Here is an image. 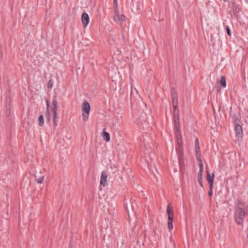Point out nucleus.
Listing matches in <instances>:
<instances>
[{
  "mask_svg": "<svg viewBox=\"0 0 248 248\" xmlns=\"http://www.w3.org/2000/svg\"><path fill=\"white\" fill-rule=\"evenodd\" d=\"M103 139L106 141L108 142L110 140V135L108 132L103 131L102 134Z\"/></svg>",
  "mask_w": 248,
  "mask_h": 248,
  "instance_id": "nucleus-16",
  "label": "nucleus"
},
{
  "mask_svg": "<svg viewBox=\"0 0 248 248\" xmlns=\"http://www.w3.org/2000/svg\"><path fill=\"white\" fill-rule=\"evenodd\" d=\"M213 189H210L209 192L208 193V195L209 196H211L213 195Z\"/></svg>",
  "mask_w": 248,
  "mask_h": 248,
  "instance_id": "nucleus-29",
  "label": "nucleus"
},
{
  "mask_svg": "<svg viewBox=\"0 0 248 248\" xmlns=\"http://www.w3.org/2000/svg\"><path fill=\"white\" fill-rule=\"evenodd\" d=\"M173 120L175 131H179V129H180L179 115L173 116Z\"/></svg>",
  "mask_w": 248,
  "mask_h": 248,
  "instance_id": "nucleus-11",
  "label": "nucleus"
},
{
  "mask_svg": "<svg viewBox=\"0 0 248 248\" xmlns=\"http://www.w3.org/2000/svg\"><path fill=\"white\" fill-rule=\"evenodd\" d=\"M39 121V125L40 126H42L44 124V117L43 115L40 116L38 119Z\"/></svg>",
  "mask_w": 248,
  "mask_h": 248,
  "instance_id": "nucleus-20",
  "label": "nucleus"
},
{
  "mask_svg": "<svg viewBox=\"0 0 248 248\" xmlns=\"http://www.w3.org/2000/svg\"><path fill=\"white\" fill-rule=\"evenodd\" d=\"M175 135L178 147L182 146L183 142L180 129H179V131H176Z\"/></svg>",
  "mask_w": 248,
  "mask_h": 248,
  "instance_id": "nucleus-9",
  "label": "nucleus"
},
{
  "mask_svg": "<svg viewBox=\"0 0 248 248\" xmlns=\"http://www.w3.org/2000/svg\"><path fill=\"white\" fill-rule=\"evenodd\" d=\"M46 115H49V112L48 110L47 111V110H46Z\"/></svg>",
  "mask_w": 248,
  "mask_h": 248,
  "instance_id": "nucleus-30",
  "label": "nucleus"
},
{
  "mask_svg": "<svg viewBox=\"0 0 248 248\" xmlns=\"http://www.w3.org/2000/svg\"><path fill=\"white\" fill-rule=\"evenodd\" d=\"M235 130L236 132V135L238 137H241L242 136L243 130L242 126L240 125L236 124Z\"/></svg>",
  "mask_w": 248,
  "mask_h": 248,
  "instance_id": "nucleus-13",
  "label": "nucleus"
},
{
  "mask_svg": "<svg viewBox=\"0 0 248 248\" xmlns=\"http://www.w3.org/2000/svg\"><path fill=\"white\" fill-rule=\"evenodd\" d=\"M81 109L82 111V120L84 122H86L89 119L91 110V107L90 104L88 102H84L82 104Z\"/></svg>",
  "mask_w": 248,
  "mask_h": 248,
  "instance_id": "nucleus-1",
  "label": "nucleus"
},
{
  "mask_svg": "<svg viewBox=\"0 0 248 248\" xmlns=\"http://www.w3.org/2000/svg\"><path fill=\"white\" fill-rule=\"evenodd\" d=\"M199 168H200V170H199V171L198 174L197 179H198V181L199 183L200 184V186L202 187L203 185H202V172L203 171V164H202V162H199Z\"/></svg>",
  "mask_w": 248,
  "mask_h": 248,
  "instance_id": "nucleus-5",
  "label": "nucleus"
},
{
  "mask_svg": "<svg viewBox=\"0 0 248 248\" xmlns=\"http://www.w3.org/2000/svg\"><path fill=\"white\" fill-rule=\"evenodd\" d=\"M208 183L209 185V189H213L214 182H209Z\"/></svg>",
  "mask_w": 248,
  "mask_h": 248,
  "instance_id": "nucleus-26",
  "label": "nucleus"
},
{
  "mask_svg": "<svg viewBox=\"0 0 248 248\" xmlns=\"http://www.w3.org/2000/svg\"><path fill=\"white\" fill-rule=\"evenodd\" d=\"M173 110H179L178 109V104H176L175 105H173Z\"/></svg>",
  "mask_w": 248,
  "mask_h": 248,
  "instance_id": "nucleus-27",
  "label": "nucleus"
},
{
  "mask_svg": "<svg viewBox=\"0 0 248 248\" xmlns=\"http://www.w3.org/2000/svg\"><path fill=\"white\" fill-rule=\"evenodd\" d=\"M36 182L39 184H41L44 181L45 175L42 171H40L34 175Z\"/></svg>",
  "mask_w": 248,
  "mask_h": 248,
  "instance_id": "nucleus-8",
  "label": "nucleus"
},
{
  "mask_svg": "<svg viewBox=\"0 0 248 248\" xmlns=\"http://www.w3.org/2000/svg\"><path fill=\"white\" fill-rule=\"evenodd\" d=\"M113 5H114V11L116 10H118L119 8L118 7V3L117 0H113Z\"/></svg>",
  "mask_w": 248,
  "mask_h": 248,
  "instance_id": "nucleus-21",
  "label": "nucleus"
},
{
  "mask_svg": "<svg viewBox=\"0 0 248 248\" xmlns=\"http://www.w3.org/2000/svg\"><path fill=\"white\" fill-rule=\"evenodd\" d=\"M171 99L172 105L178 104L177 94L175 91L171 92Z\"/></svg>",
  "mask_w": 248,
  "mask_h": 248,
  "instance_id": "nucleus-14",
  "label": "nucleus"
},
{
  "mask_svg": "<svg viewBox=\"0 0 248 248\" xmlns=\"http://www.w3.org/2000/svg\"><path fill=\"white\" fill-rule=\"evenodd\" d=\"M53 107L52 108V110L53 113V121L54 125L55 126H57V119H58V114H57V106H58V102L56 100L54 99L52 102Z\"/></svg>",
  "mask_w": 248,
  "mask_h": 248,
  "instance_id": "nucleus-4",
  "label": "nucleus"
},
{
  "mask_svg": "<svg viewBox=\"0 0 248 248\" xmlns=\"http://www.w3.org/2000/svg\"><path fill=\"white\" fill-rule=\"evenodd\" d=\"M172 221L170 220L168 221V228L170 231L173 228Z\"/></svg>",
  "mask_w": 248,
  "mask_h": 248,
  "instance_id": "nucleus-22",
  "label": "nucleus"
},
{
  "mask_svg": "<svg viewBox=\"0 0 248 248\" xmlns=\"http://www.w3.org/2000/svg\"><path fill=\"white\" fill-rule=\"evenodd\" d=\"M226 30L227 31V33L229 36H231V31L228 26L226 27Z\"/></svg>",
  "mask_w": 248,
  "mask_h": 248,
  "instance_id": "nucleus-24",
  "label": "nucleus"
},
{
  "mask_svg": "<svg viewBox=\"0 0 248 248\" xmlns=\"http://www.w3.org/2000/svg\"><path fill=\"white\" fill-rule=\"evenodd\" d=\"M108 177L107 173L106 171H102L100 178V184L103 186L106 185V180Z\"/></svg>",
  "mask_w": 248,
  "mask_h": 248,
  "instance_id": "nucleus-10",
  "label": "nucleus"
},
{
  "mask_svg": "<svg viewBox=\"0 0 248 248\" xmlns=\"http://www.w3.org/2000/svg\"><path fill=\"white\" fill-rule=\"evenodd\" d=\"M179 115V110H173V116Z\"/></svg>",
  "mask_w": 248,
  "mask_h": 248,
  "instance_id": "nucleus-25",
  "label": "nucleus"
},
{
  "mask_svg": "<svg viewBox=\"0 0 248 248\" xmlns=\"http://www.w3.org/2000/svg\"><path fill=\"white\" fill-rule=\"evenodd\" d=\"M46 110L48 111L49 108V101H46Z\"/></svg>",
  "mask_w": 248,
  "mask_h": 248,
  "instance_id": "nucleus-28",
  "label": "nucleus"
},
{
  "mask_svg": "<svg viewBox=\"0 0 248 248\" xmlns=\"http://www.w3.org/2000/svg\"><path fill=\"white\" fill-rule=\"evenodd\" d=\"M220 83L223 87H225L226 86V82L225 78L222 76L220 78Z\"/></svg>",
  "mask_w": 248,
  "mask_h": 248,
  "instance_id": "nucleus-19",
  "label": "nucleus"
},
{
  "mask_svg": "<svg viewBox=\"0 0 248 248\" xmlns=\"http://www.w3.org/2000/svg\"><path fill=\"white\" fill-rule=\"evenodd\" d=\"M178 150L179 160H183L184 153L183 151V146L178 147Z\"/></svg>",
  "mask_w": 248,
  "mask_h": 248,
  "instance_id": "nucleus-18",
  "label": "nucleus"
},
{
  "mask_svg": "<svg viewBox=\"0 0 248 248\" xmlns=\"http://www.w3.org/2000/svg\"><path fill=\"white\" fill-rule=\"evenodd\" d=\"M53 86V82L52 80H49L48 82L47 86L48 88H51Z\"/></svg>",
  "mask_w": 248,
  "mask_h": 248,
  "instance_id": "nucleus-23",
  "label": "nucleus"
},
{
  "mask_svg": "<svg viewBox=\"0 0 248 248\" xmlns=\"http://www.w3.org/2000/svg\"><path fill=\"white\" fill-rule=\"evenodd\" d=\"M245 213L241 208H237L235 212V219L236 223L240 226L243 224Z\"/></svg>",
  "mask_w": 248,
  "mask_h": 248,
  "instance_id": "nucleus-3",
  "label": "nucleus"
},
{
  "mask_svg": "<svg viewBox=\"0 0 248 248\" xmlns=\"http://www.w3.org/2000/svg\"><path fill=\"white\" fill-rule=\"evenodd\" d=\"M195 152L197 159L199 162H202V161L201 158V152L199 142L197 139L195 140Z\"/></svg>",
  "mask_w": 248,
  "mask_h": 248,
  "instance_id": "nucleus-6",
  "label": "nucleus"
},
{
  "mask_svg": "<svg viewBox=\"0 0 248 248\" xmlns=\"http://www.w3.org/2000/svg\"><path fill=\"white\" fill-rule=\"evenodd\" d=\"M167 214L168 215V220L173 221V211L170 205H168L167 207Z\"/></svg>",
  "mask_w": 248,
  "mask_h": 248,
  "instance_id": "nucleus-12",
  "label": "nucleus"
},
{
  "mask_svg": "<svg viewBox=\"0 0 248 248\" xmlns=\"http://www.w3.org/2000/svg\"><path fill=\"white\" fill-rule=\"evenodd\" d=\"M180 172L184 173L185 170V163L183 160H179Z\"/></svg>",
  "mask_w": 248,
  "mask_h": 248,
  "instance_id": "nucleus-15",
  "label": "nucleus"
},
{
  "mask_svg": "<svg viewBox=\"0 0 248 248\" xmlns=\"http://www.w3.org/2000/svg\"><path fill=\"white\" fill-rule=\"evenodd\" d=\"M114 13L113 20L115 23L121 24L125 20V16L124 15L122 9H119L114 10Z\"/></svg>",
  "mask_w": 248,
  "mask_h": 248,
  "instance_id": "nucleus-2",
  "label": "nucleus"
},
{
  "mask_svg": "<svg viewBox=\"0 0 248 248\" xmlns=\"http://www.w3.org/2000/svg\"><path fill=\"white\" fill-rule=\"evenodd\" d=\"M50 120V117L48 118V120L49 121Z\"/></svg>",
  "mask_w": 248,
  "mask_h": 248,
  "instance_id": "nucleus-31",
  "label": "nucleus"
},
{
  "mask_svg": "<svg viewBox=\"0 0 248 248\" xmlns=\"http://www.w3.org/2000/svg\"><path fill=\"white\" fill-rule=\"evenodd\" d=\"M214 173H212V175H211L209 173V172H207L206 179H207L208 183L214 182Z\"/></svg>",
  "mask_w": 248,
  "mask_h": 248,
  "instance_id": "nucleus-17",
  "label": "nucleus"
},
{
  "mask_svg": "<svg viewBox=\"0 0 248 248\" xmlns=\"http://www.w3.org/2000/svg\"><path fill=\"white\" fill-rule=\"evenodd\" d=\"M81 21L83 27L86 28L90 21V18L87 13H83L81 16Z\"/></svg>",
  "mask_w": 248,
  "mask_h": 248,
  "instance_id": "nucleus-7",
  "label": "nucleus"
}]
</instances>
